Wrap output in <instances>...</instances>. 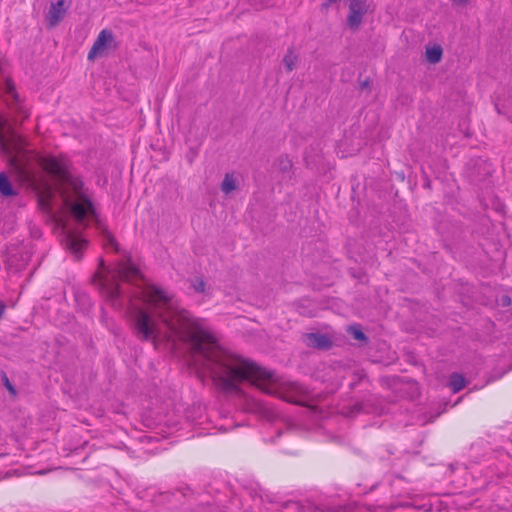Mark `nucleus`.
Segmentation results:
<instances>
[{"label":"nucleus","instance_id":"obj_1","mask_svg":"<svg viewBox=\"0 0 512 512\" xmlns=\"http://www.w3.org/2000/svg\"><path fill=\"white\" fill-rule=\"evenodd\" d=\"M101 295L115 310L126 309L138 338L189 346L191 365L199 375L210 376L221 390L239 392L247 382L266 394L299 402L307 389L298 382H280L276 375L226 349L201 319L180 306L174 295L149 283L131 257L113 267L101 263L94 275Z\"/></svg>","mask_w":512,"mask_h":512},{"label":"nucleus","instance_id":"obj_2","mask_svg":"<svg viewBox=\"0 0 512 512\" xmlns=\"http://www.w3.org/2000/svg\"><path fill=\"white\" fill-rule=\"evenodd\" d=\"M1 90L13 117L0 115V147L8 159L11 170L21 182L35 184V175L28 167L31 158H35L41 168L59 182V204L56 203V194L49 185H45L37 195L40 210L61 230L65 248L79 257L88 245L81 229L94 223L103 235L104 246L118 251V244L97 214L84 183L71 172L69 158L62 154L41 156L29 151L25 139L16 128L18 122L29 117V109L17 93L11 79L3 80Z\"/></svg>","mask_w":512,"mask_h":512},{"label":"nucleus","instance_id":"obj_3","mask_svg":"<svg viewBox=\"0 0 512 512\" xmlns=\"http://www.w3.org/2000/svg\"><path fill=\"white\" fill-rule=\"evenodd\" d=\"M116 48V41L112 31L103 29L98 34L88 53V60L93 61L98 57L106 55L109 51Z\"/></svg>","mask_w":512,"mask_h":512},{"label":"nucleus","instance_id":"obj_4","mask_svg":"<svg viewBox=\"0 0 512 512\" xmlns=\"http://www.w3.org/2000/svg\"><path fill=\"white\" fill-rule=\"evenodd\" d=\"M346 2L349 8L347 24L353 30L358 29L369 10V4L367 0H346Z\"/></svg>","mask_w":512,"mask_h":512},{"label":"nucleus","instance_id":"obj_5","mask_svg":"<svg viewBox=\"0 0 512 512\" xmlns=\"http://www.w3.org/2000/svg\"><path fill=\"white\" fill-rule=\"evenodd\" d=\"M68 8L69 3H67V0H56L55 2H52L46 14L48 26H57L63 20Z\"/></svg>","mask_w":512,"mask_h":512},{"label":"nucleus","instance_id":"obj_6","mask_svg":"<svg viewBox=\"0 0 512 512\" xmlns=\"http://www.w3.org/2000/svg\"><path fill=\"white\" fill-rule=\"evenodd\" d=\"M305 341L307 346L318 349H328L331 346L330 338L320 333H310L306 335Z\"/></svg>","mask_w":512,"mask_h":512},{"label":"nucleus","instance_id":"obj_7","mask_svg":"<svg viewBox=\"0 0 512 512\" xmlns=\"http://www.w3.org/2000/svg\"><path fill=\"white\" fill-rule=\"evenodd\" d=\"M245 408L252 413L266 414L268 412L267 404L253 397L246 399Z\"/></svg>","mask_w":512,"mask_h":512},{"label":"nucleus","instance_id":"obj_8","mask_svg":"<svg viewBox=\"0 0 512 512\" xmlns=\"http://www.w3.org/2000/svg\"><path fill=\"white\" fill-rule=\"evenodd\" d=\"M0 194L5 197L17 195V190L12 186L5 172L0 173Z\"/></svg>","mask_w":512,"mask_h":512},{"label":"nucleus","instance_id":"obj_9","mask_svg":"<svg viewBox=\"0 0 512 512\" xmlns=\"http://www.w3.org/2000/svg\"><path fill=\"white\" fill-rule=\"evenodd\" d=\"M442 48L440 45H433L426 48V58L432 64L438 63L442 58Z\"/></svg>","mask_w":512,"mask_h":512},{"label":"nucleus","instance_id":"obj_10","mask_svg":"<svg viewBox=\"0 0 512 512\" xmlns=\"http://www.w3.org/2000/svg\"><path fill=\"white\" fill-rule=\"evenodd\" d=\"M237 188V179L233 174L227 173L221 184V190L228 195Z\"/></svg>","mask_w":512,"mask_h":512},{"label":"nucleus","instance_id":"obj_11","mask_svg":"<svg viewBox=\"0 0 512 512\" xmlns=\"http://www.w3.org/2000/svg\"><path fill=\"white\" fill-rule=\"evenodd\" d=\"M465 379L462 374L453 373L450 376L449 386L454 393L459 392L465 387Z\"/></svg>","mask_w":512,"mask_h":512},{"label":"nucleus","instance_id":"obj_12","mask_svg":"<svg viewBox=\"0 0 512 512\" xmlns=\"http://www.w3.org/2000/svg\"><path fill=\"white\" fill-rule=\"evenodd\" d=\"M296 62L297 55L294 54L292 51H289L283 59V64L288 71H292L295 68Z\"/></svg>","mask_w":512,"mask_h":512},{"label":"nucleus","instance_id":"obj_13","mask_svg":"<svg viewBox=\"0 0 512 512\" xmlns=\"http://www.w3.org/2000/svg\"><path fill=\"white\" fill-rule=\"evenodd\" d=\"M190 282L195 292L203 293L205 291V282L202 278L196 277L191 279Z\"/></svg>","mask_w":512,"mask_h":512},{"label":"nucleus","instance_id":"obj_14","mask_svg":"<svg viewBox=\"0 0 512 512\" xmlns=\"http://www.w3.org/2000/svg\"><path fill=\"white\" fill-rule=\"evenodd\" d=\"M349 332L356 340L363 341L366 338L365 334L361 331V329L358 326L349 327Z\"/></svg>","mask_w":512,"mask_h":512},{"label":"nucleus","instance_id":"obj_15","mask_svg":"<svg viewBox=\"0 0 512 512\" xmlns=\"http://www.w3.org/2000/svg\"><path fill=\"white\" fill-rule=\"evenodd\" d=\"M292 167V163L288 158H283L279 162V168L281 171L286 172Z\"/></svg>","mask_w":512,"mask_h":512},{"label":"nucleus","instance_id":"obj_16","mask_svg":"<svg viewBox=\"0 0 512 512\" xmlns=\"http://www.w3.org/2000/svg\"><path fill=\"white\" fill-rule=\"evenodd\" d=\"M454 4L463 5L467 2V0H451Z\"/></svg>","mask_w":512,"mask_h":512},{"label":"nucleus","instance_id":"obj_17","mask_svg":"<svg viewBox=\"0 0 512 512\" xmlns=\"http://www.w3.org/2000/svg\"><path fill=\"white\" fill-rule=\"evenodd\" d=\"M4 311H5V305L0 302V318L2 317Z\"/></svg>","mask_w":512,"mask_h":512},{"label":"nucleus","instance_id":"obj_18","mask_svg":"<svg viewBox=\"0 0 512 512\" xmlns=\"http://www.w3.org/2000/svg\"><path fill=\"white\" fill-rule=\"evenodd\" d=\"M7 388L12 392L14 393V389L12 388V386L7 382Z\"/></svg>","mask_w":512,"mask_h":512}]
</instances>
